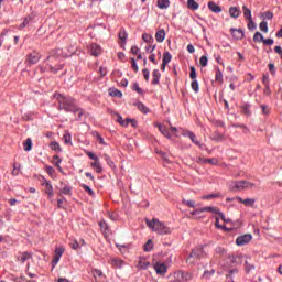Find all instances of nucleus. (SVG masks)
Returning <instances> with one entry per match:
<instances>
[{
    "label": "nucleus",
    "mask_w": 282,
    "mask_h": 282,
    "mask_svg": "<svg viewBox=\"0 0 282 282\" xmlns=\"http://www.w3.org/2000/svg\"><path fill=\"white\" fill-rule=\"evenodd\" d=\"M54 96L58 101V108L61 110H64L68 113H74L75 116H77V120H80L83 118V116L85 115V110L76 105V99L67 97L65 95H61L58 93H56Z\"/></svg>",
    "instance_id": "f257e3e1"
},
{
    "label": "nucleus",
    "mask_w": 282,
    "mask_h": 282,
    "mask_svg": "<svg viewBox=\"0 0 282 282\" xmlns=\"http://www.w3.org/2000/svg\"><path fill=\"white\" fill-rule=\"evenodd\" d=\"M145 224L148 228H151V230L158 235H171V228L166 226V224L160 221L158 218L145 220Z\"/></svg>",
    "instance_id": "f03ea898"
},
{
    "label": "nucleus",
    "mask_w": 282,
    "mask_h": 282,
    "mask_svg": "<svg viewBox=\"0 0 282 282\" xmlns=\"http://www.w3.org/2000/svg\"><path fill=\"white\" fill-rule=\"evenodd\" d=\"M257 185L250 181H235L229 184L230 191H252Z\"/></svg>",
    "instance_id": "7ed1b4c3"
},
{
    "label": "nucleus",
    "mask_w": 282,
    "mask_h": 282,
    "mask_svg": "<svg viewBox=\"0 0 282 282\" xmlns=\"http://www.w3.org/2000/svg\"><path fill=\"white\" fill-rule=\"evenodd\" d=\"M204 257H206V252H204V248L197 247L192 250L189 257L186 259V262L189 264H193L196 261H199V259H204Z\"/></svg>",
    "instance_id": "20e7f679"
},
{
    "label": "nucleus",
    "mask_w": 282,
    "mask_h": 282,
    "mask_svg": "<svg viewBox=\"0 0 282 282\" xmlns=\"http://www.w3.org/2000/svg\"><path fill=\"white\" fill-rule=\"evenodd\" d=\"M41 61V54H39L36 51H33L31 54L26 56L25 63L28 65H36Z\"/></svg>",
    "instance_id": "39448f33"
},
{
    "label": "nucleus",
    "mask_w": 282,
    "mask_h": 282,
    "mask_svg": "<svg viewBox=\"0 0 282 282\" xmlns=\"http://www.w3.org/2000/svg\"><path fill=\"white\" fill-rule=\"evenodd\" d=\"M183 135L185 138H189V140H192L193 144H195L196 147H199V149H202V147H204V144H202V142H199V140H197V135H195V133H193L189 130H185L183 131Z\"/></svg>",
    "instance_id": "423d86ee"
},
{
    "label": "nucleus",
    "mask_w": 282,
    "mask_h": 282,
    "mask_svg": "<svg viewBox=\"0 0 282 282\" xmlns=\"http://www.w3.org/2000/svg\"><path fill=\"white\" fill-rule=\"evenodd\" d=\"M252 241V236L250 234H245L242 236H239L236 239V243L238 246H247V243H250Z\"/></svg>",
    "instance_id": "0eeeda50"
},
{
    "label": "nucleus",
    "mask_w": 282,
    "mask_h": 282,
    "mask_svg": "<svg viewBox=\"0 0 282 282\" xmlns=\"http://www.w3.org/2000/svg\"><path fill=\"white\" fill-rule=\"evenodd\" d=\"M30 259H32V253L28 251L19 252L17 254V261H19V263L23 264L25 261H30Z\"/></svg>",
    "instance_id": "6e6552de"
},
{
    "label": "nucleus",
    "mask_w": 282,
    "mask_h": 282,
    "mask_svg": "<svg viewBox=\"0 0 282 282\" xmlns=\"http://www.w3.org/2000/svg\"><path fill=\"white\" fill-rule=\"evenodd\" d=\"M93 276L95 279V282H107V278L105 276V273H102L101 270L94 269Z\"/></svg>",
    "instance_id": "1a4fd4ad"
},
{
    "label": "nucleus",
    "mask_w": 282,
    "mask_h": 282,
    "mask_svg": "<svg viewBox=\"0 0 282 282\" xmlns=\"http://www.w3.org/2000/svg\"><path fill=\"white\" fill-rule=\"evenodd\" d=\"M154 270H155L156 274H159L160 276H164V274H166V272H167L166 264L160 263V262H156L154 264Z\"/></svg>",
    "instance_id": "9d476101"
},
{
    "label": "nucleus",
    "mask_w": 282,
    "mask_h": 282,
    "mask_svg": "<svg viewBox=\"0 0 282 282\" xmlns=\"http://www.w3.org/2000/svg\"><path fill=\"white\" fill-rule=\"evenodd\" d=\"M59 195H72V187L63 182L59 183Z\"/></svg>",
    "instance_id": "9b49d317"
},
{
    "label": "nucleus",
    "mask_w": 282,
    "mask_h": 282,
    "mask_svg": "<svg viewBox=\"0 0 282 282\" xmlns=\"http://www.w3.org/2000/svg\"><path fill=\"white\" fill-rule=\"evenodd\" d=\"M91 56H100L102 54V48L98 44H90Z\"/></svg>",
    "instance_id": "f8f14e48"
},
{
    "label": "nucleus",
    "mask_w": 282,
    "mask_h": 282,
    "mask_svg": "<svg viewBox=\"0 0 282 282\" xmlns=\"http://www.w3.org/2000/svg\"><path fill=\"white\" fill-rule=\"evenodd\" d=\"M63 252H65V249L63 247H58L55 249V256L53 258V263H58L61 261V258L63 257Z\"/></svg>",
    "instance_id": "ddd939ff"
},
{
    "label": "nucleus",
    "mask_w": 282,
    "mask_h": 282,
    "mask_svg": "<svg viewBox=\"0 0 282 282\" xmlns=\"http://www.w3.org/2000/svg\"><path fill=\"white\" fill-rule=\"evenodd\" d=\"M230 33L237 41H241V39H243V30L241 29H230Z\"/></svg>",
    "instance_id": "4468645a"
},
{
    "label": "nucleus",
    "mask_w": 282,
    "mask_h": 282,
    "mask_svg": "<svg viewBox=\"0 0 282 282\" xmlns=\"http://www.w3.org/2000/svg\"><path fill=\"white\" fill-rule=\"evenodd\" d=\"M149 265H151V262L147 261V259H144V258H141L137 263L138 270H147V268H149Z\"/></svg>",
    "instance_id": "2eb2a0df"
},
{
    "label": "nucleus",
    "mask_w": 282,
    "mask_h": 282,
    "mask_svg": "<svg viewBox=\"0 0 282 282\" xmlns=\"http://www.w3.org/2000/svg\"><path fill=\"white\" fill-rule=\"evenodd\" d=\"M155 39L158 43H164V39H166V31H164V29L156 31Z\"/></svg>",
    "instance_id": "dca6fc26"
},
{
    "label": "nucleus",
    "mask_w": 282,
    "mask_h": 282,
    "mask_svg": "<svg viewBox=\"0 0 282 282\" xmlns=\"http://www.w3.org/2000/svg\"><path fill=\"white\" fill-rule=\"evenodd\" d=\"M237 202H239V204H243L245 206H250L252 208V206H254V198H241V197H236Z\"/></svg>",
    "instance_id": "f3484780"
},
{
    "label": "nucleus",
    "mask_w": 282,
    "mask_h": 282,
    "mask_svg": "<svg viewBox=\"0 0 282 282\" xmlns=\"http://www.w3.org/2000/svg\"><path fill=\"white\" fill-rule=\"evenodd\" d=\"M160 133H162V135H164V138L171 139V131L169 129H166V126L163 124H156Z\"/></svg>",
    "instance_id": "a211bd4d"
},
{
    "label": "nucleus",
    "mask_w": 282,
    "mask_h": 282,
    "mask_svg": "<svg viewBox=\"0 0 282 282\" xmlns=\"http://www.w3.org/2000/svg\"><path fill=\"white\" fill-rule=\"evenodd\" d=\"M208 8L212 12H215V14H219L221 12V7H219L217 3L214 1L208 2Z\"/></svg>",
    "instance_id": "6ab92c4d"
},
{
    "label": "nucleus",
    "mask_w": 282,
    "mask_h": 282,
    "mask_svg": "<svg viewBox=\"0 0 282 282\" xmlns=\"http://www.w3.org/2000/svg\"><path fill=\"white\" fill-rule=\"evenodd\" d=\"M45 186V193L48 195V197H54V187L50 182L44 183Z\"/></svg>",
    "instance_id": "aec40b11"
},
{
    "label": "nucleus",
    "mask_w": 282,
    "mask_h": 282,
    "mask_svg": "<svg viewBox=\"0 0 282 282\" xmlns=\"http://www.w3.org/2000/svg\"><path fill=\"white\" fill-rule=\"evenodd\" d=\"M153 79H152V85H160V70L159 69H154L152 73Z\"/></svg>",
    "instance_id": "412c9836"
},
{
    "label": "nucleus",
    "mask_w": 282,
    "mask_h": 282,
    "mask_svg": "<svg viewBox=\"0 0 282 282\" xmlns=\"http://www.w3.org/2000/svg\"><path fill=\"white\" fill-rule=\"evenodd\" d=\"M212 140H214V142H224V140H226V138L224 137V134H221L219 132H214L212 134Z\"/></svg>",
    "instance_id": "4be33fe9"
},
{
    "label": "nucleus",
    "mask_w": 282,
    "mask_h": 282,
    "mask_svg": "<svg viewBox=\"0 0 282 282\" xmlns=\"http://www.w3.org/2000/svg\"><path fill=\"white\" fill-rule=\"evenodd\" d=\"M91 169H95L96 173H102V165H100V160L90 163Z\"/></svg>",
    "instance_id": "5701e85b"
},
{
    "label": "nucleus",
    "mask_w": 282,
    "mask_h": 282,
    "mask_svg": "<svg viewBox=\"0 0 282 282\" xmlns=\"http://www.w3.org/2000/svg\"><path fill=\"white\" fill-rule=\"evenodd\" d=\"M169 6H171V1L158 0V8H160V10H166V8H169Z\"/></svg>",
    "instance_id": "b1692460"
},
{
    "label": "nucleus",
    "mask_w": 282,
    "mask_h": 282,
    "mask_svg": "<svg viewBox=\"0 0 282 282\" xmlns=\"http://www.w3.org/2000/svg\"><path fill=\"white\" fill-rule=\"evenodd\" d=\"M242 10H243V17H245V19H247V21L252 20V11H251L250 9H248L247 6H243V7H242Z\"/></svg>",
    "instance_id": "393cba45"
},
{
    "label": "nucleus",
    "mask_w": 282,
    "mask_h": 282,
    "mask_svg": "<svg viewBox=\"0 0 282 282\" xmlns=\"http://www.w3.org/2000/svg\"><path fill=\"white\" fill-rule=\"evenodd\" d=\"M187 8L189 10H199V3L195 0H187Z\"/></svg>",
    "instance_id": "a878e982"
},
{
    "label": "nucleus",
    "mask_w": 282,
    "mask_h": 282,
    "mask_svg": "<svg viewBox=\"0 0 282 282\" xmlns=\"http://www.w3.org/2000/svg\"><path fill=\"white\" fill-rule=\"evenodd\" d=\"M229 14H230V17H232V19H238L240 11L237 7H230Z\"/></svg>",
    "instance_id": "bb28decb"
},
{
    "label": "nucleus",
    "mask_w": 282,
    "mask_h": 282,
    "mask_svg": "<svg viewBox=\"0 0 282 282\" xmlns=\"http://www.w3.org/2000/svg\"><path fill=\"white\" fill-rule=\"evenodd\" d=\"M111 264L113 268H122L124 265V261L122 259L113 258L111 260Z\"/></svg>",
    "instance_id": "cd10ccee"
},
{
    "label": "nucleus",
    "mask_w": 282,
    "mask_h": 282,
    "mask_svg": "<svg viewBox=\"0 0 282 282\" xmlns=\"http://www.w3.org/2000/svg\"><path fill=\"white\" fill-rule=\"evenodd\" d=\"M215 80L216 83H220V84L224 83V74L219 68H216Z\"/></svg>",
    "instance_id": "c85d7f7f"
},
{
    "label": "nucleus",
    "mask_w": 282,
    "mask_h": 282,
    "mask_svg": "<svg viewBox=\"0 0 282 282\" xmlns=\"http://www.w3.org/2000/svg\"><path fill=\"white\" fill-rule=\"evenodd\" d=\"M203 213H214L215 215H218L219 208L217 207H202Z\"/></svg>",
    "instance_id": "c756f323"
},
{
    "label": "nucleus",
    "mask_w": 282,
    "mask_h": 282,
    "mask_svg": "<svg viewBox=\"0 0 282 282\" xmlns=\"http://www.w3.org/2000/svg\"><path fill=\"white\" fill-rule=\"evenodd\" d=\"M127 36H128L127 31L124 29H120L119 39H120L121 43H123V44L127 43Z\"/></svg>",
    "instance_id": "7c9ffc66"
},
{
    "label": "nucleus",
    "mask_w": 282,
    "mask_h": 282,
    "mask_svg": "<svg viewBox=\"0 0 282 282\" xmlns=\"http://www.w3.org/2000/svg\"><path fill=\"white\" fill-rule=\"evenodd\" d=\"M142 40L144 41V43H150V44H152L154 42L153 35H151L149 33H143Z\"/></svg>",
    "instance_id": "2f4dec72"
},
{
    "label": "nucleus",
    "mask_w": 282,
    "mask_h": 282,
    "mask_svg": "<svg viewBox=\"0 0 282 282\" xmlns=\"http://www.w3.org/2000/svg\"><path fill=\"white\" fill-rule=\"evenodd\" d=\"M172 59H173V55H171L169 52L163 53L164 65H169Z\"/></svg>",
    "instance_id": "473e14b6"
},
{
    "label": "nucleus",
    "mask_w": 282,
    "mask_h": 282,
    "mask_svg": "<svg viewBox=\"0 0 282 282\" xmlns=\"http://www.w3.org/2000/svg\"><path fill=\"white\" fill-rule=\"evenodd\" d=\"M117 121L119 122V124H121V127H129V123H130V122H133V121L130 120V119L122 120V117H121V116H118V117H117Z\"/></svg>",
    "instance_id": "72a5a7b5"
},
{
    "label": "nucleus",
    "mask_w": 282,
    "mask_h": 282,
    "mask_svg": "<svg viewBox=\"0 0 282 282\" xmlns=\"http://www.w3.org/2000/svg\"><path fill=\"white\" fill-rule=\"evenodd\" d=\"M183 282L193 281V273L187 271H182Z\"/></svg>",
    "instance_id": "f704fd0d"
},
{
    "label": "nucleus",
    "mask_w": 282,
    "mask_h": 282,
    "mask_svg": "<svg viewBox=\"0 0 282 282\" xmlns=\"http://www.w3.org/2000/svg\"><path fill=\"white\" fill-rule=\"evenodd\" d=\"M104 159L107 162L108 166H110V169H116V163H113L111 156H109L108 154H104Z\"/></svg>",
    "instance_id": "c9c22d12"
},
{
    "label": "nucleus",
    "mask_w": 282,
    "mask_h": 282,
    "mask_svg": "<svg viewBox=\"0 0 282 282\" xmlns=\"http://www.w3.org/2000/svg\"><path fill=\"white\" fill-rule=\"evenodd\" d=\"M191 87L193 91H195V94H199V83L197 82V79L192 80Z\"/></svg>",
    "instance_id": "e433bc0d"
},
{
    "label": "nucleus",
    "mask_w": 282,
    "mask_h": 282,
    "mask_svg": "<svg viewBox=\"0 0 282 282\" xmlns=\"http://www.w3.org/2000/svg\"><path fill=\"white\" fill-rule=\"evenodd\" d=\"M175 282H184V276L182 275V271H176L173 274Z\"/></svg>",
    "instance_id": "4c0bfd02"
},
{
    "label": "nucleus",
    "mask_w": 282,
    "mask_h": 282,
    "mask_svg": "<svg viewBox=\"0 0 282 282\" xmlns=\"http://www.w3.org/2000/svg\"><path fill=\"white\" fill-rule=\"evenodd\" d=\"M23 147H24V151H32V139L28 138L24 141Z\"/></svg>",
    "instance_id": "58836bf2"
},
{
    "label": "nucleus",
    "mask_w": 282,
    "mask_h": 282,
    "mask_svg": "<svg viewBox=\"0 0 282 282\" xmlns=\"http://www.w3.org/2000/svg\"><path fill=\"white\" fill-rule=\"evenodd\" d=\"M53 162H54L55 166L58 167V171H63V169L61 167V162H63L61 160V156L54 155L53 156Z\"/></svg>",
    "instance_id": "ea45409f"
},
{
    "label": "nucleus",
    "mask_w": 282,
    "mask_h": 282,
    "mask_svg": "<svg viewBox=\"0 0 282 282\" xmlns=\"http://www.w3.org/2000/svg\"><path fill=\"white\" fill-rule=\"evenodd\" d=\"M50 148L52 149V151H58V152L62 151L61 144L56 141L51 142Z\"/></svg>",
    "instance_id": "a19ab883"
},
{
    "label": "nucleus",
    "mask_w": 282,
    "mask_h": 282,
    "mask_svg": "<svg viewBox=\"0 0 282 282\" xmlns=\"http://www.w3.org/2000/svg\"><path fill=\"white\" fill-rule=\"evenodd\" d=\"M219 197H221V194L215 193V194L204 195L202 199H217Z\"/></svg>",
    "instance_id": "79ce46f5"
},
{
    "label": "nucleus",
    "mask_w": 282,
    "mask_h": 282,
    "mask_svg": "<svg viewBox=\"0 0 282 282\" xmlns=\"http://www.w3.org/2000/svg\"><path fill=\"white\" fill-rule=\"evenodd\" d=\"M144 251L145 252H151V250H153V240H148L145 243H144Z\"/></svg>",
    "instance_id": "37998d69"
},
{
    "label": "nucleus",
    "mask_w": 282,
    "mask_h": 282,
    "mask_svg": "<svg viewBox=\"0 0 282 282\" xmlns=\"http://www.w3.org/2000/svg\"><path fill=\"white\" fill-rule=\"evenodd\" d=\"M137 108L139 111H141V113H147L149 111V108L142 102H138Z\"/></svg>",
    "instance_id": "c03bdc74"
},
{
    "label": "nucleus",
    "mask_w": 282,
    "mask_h": 282,
    "mask_svg": "<svg viewBox=\"0 0 282 282\" xmlns=\"http://www.w3.org/2000/svg\"><path fill=\"white\" fill-rule=\"evenodd\" d=\"M253 41H256L257 43H262L263 34H261L260 32H256L253 35Z\"/></svg>",
    "instance_id": "a18cd8bd"
},
{
    "label": "nucleus",
    "mask_w": 282,
    "mask_h": 282,
    "mask_svg": "<svg viewBox=\"0 0 282 282\" xmlns=\"http://www.w3.org/2000/svg\"><path fill=\"white\" fill-rule=\"evenodd\" d=\"M199 63H200L202 67H206L208 65V56L203 55L199 59Z\"/></svg>",
    "instance_id": "49530a36"
},
{
    "label": "nucleus",
    "mask_w": 282,
    "mask_h": 282,
    "mask_svg": "<svg viewBox=\"0 0 282 282\" xmlns=\"http://www.w3.org/2000/svg\"><path fill=\"white\" fill-rule=\"evenodd\" d=\"M80 186H82V188H84V191H86V193H88V195H90L91 197H94V191H93L91 187H89V186H87V185H85V184H82Z\"/></svg>",
    "instance_id": "de8ad7c7"
},
{
    "label": "nucleus",
    "mask_w": 282,
    "mask_h": 282,
    "mask_svg": "<svg viewBox=\"0 0 282 282\" xmlns=\"http://www.w3.org/2000/svg\"><path fill=\"white\" fill-rule=\"evenodd\" d=\"M241 109H242V113H245V116H250V113H252V112L250 111V106H249V105H243V106L241 107Z\"/></svg>",
    "instance_id": "09e8293b"
},
{
    "label": "nucleus",
    "mask_w": 282,
    "mask_h": 282,
    "mask_svg": "<svg viewBox=\"0 0 282 282\" xmlns=\"http://www.w3.org/2000/svg\"><path fill=\"white\" fill-rule=\"evenodd\" d=\"M61 69H63V65L59 66H50V72H52V74H57L58 72H61Z\"/></svg>",
    "instance_id": "8fccbe9b"
},
{
    "label": "nucleus",
    "mask_w": 282,
    "mask_h": 282,
    "mask_svg": "<svg viewBox=\"0 0 282 282\" xmlns=\"http://www.w3.org/2000/svg\"><path fill=\"white\" fill-rule=\"evenodd\" d=\"M99 226H100L101 230H104V232H107V230H109V226L107 225V221H105V220H101L99 223Z\"/></svg>",
    "instance_id": "3c124183"
},
{
    "label": "nucleus",
    "mask_w": 282,
    "mask_h": 282,
    "mask_svg": "<svg viewBox=\"0 0 282 282\" xmlns=\"http://www.w3.org/2000/svg\"><path fill=\"white\" fill-rule=\"evenodd\" d=\"M260 30H261V32L268 33V22L262 21L260 23Z\"/></svg>",
    "instance_id": "603ef678"
},
{
    "label": "nucleus",
    "mask_w": 282,
    "mask_h": 282,
    "mask_svg": "<svg viewBox=\"0 0 282 282\" xmlns=\"http://www.w3.org/2000/svg\"><path fill=\"white\" fill-rule=\"evenodd\" d=\"M215 274V270L212 271H205L203 273V279H210V276H213Z\"/></svg>",
    "instance_id": "864d4df0"
},
{
    "label": "nucleus",
    "mask_w": 282,
    "mask_h": 282,
    "mask_svg": "<svg viewBox=\"0 0 282 282\" xmlns=\"http://www.w3.org/2000/svg\"><path fill=\"white\" fill-rule=\"evenodd\" d=\"M183 204H185V206H188V208H195V200L183 199Z\"/></svg>",
    "instance_id": "5fc2aeb1"
},
{
    "label": "nucleus",
    "mask_w": 282,
    "mask_h": 282,
    "mask_svg": "<svg viewBox=\"0 0 282 282\" xmlns=\"http://www.w3.org/2000/svg\"><path fill=\"white\" fill-rule=\"evenodd\" d=\"M189 78H192V80H196L195 78H197V72L193 66L191 67Z\"/></svg>",
    "instance_id": "6e6d98bb"
},
{
    "label": "nucleus",
    "mask_w": 282,
    "mask_h": 282,
    "mask_svg": "<svg viewBox=\"0 0 282 282\" xmlns=\"http://www.w3.org/2000/svg\"><path fill=\"white\" fill-rule=\"evenodd\" d=\"M86 155L90 158V160H94L95 162H98V158L94 152H86Z\"/></svg>",
    "instance_id": "4d7b16f0"
},
{
    "label": "nucleus",
    "mask_w": 282,
    "mask_h": 282,
    "mask_svg": "<svg viewBox=\"0 0 282 282\" xmlns=\"http://www.w3.org/2000/svg\"><path fill=\"white\" fill-rule=\"evenodd\" d=\"M262 83H263L264 87L270 86V78L268 77V75L262 76Z\"/></svg>",
    "instance_id": "13d9d810"
},
{
    "label": "nucleus",
    "mask_w": 282,
    "mask_h": 282,
    "mask_svg": "<svg viewBox=\"0 0 282 282\" xmlns=\"http://www.w3.org/2000/svg\"><path fill=\"white\" fill-rule=\"evenodd\" d=\"M63 139L65 141V144H69V142H72V135L69 133H65L63 135Z\"/></svg>",
    "instance_id": "bf43d9fd"
},
{
    "label": "nucleus",
    "mask_w": 282,
    "mask_h": 282,
    "mask_svg": "<svg viewBox=\"0 0 282 282\" xmlns=\"http://www.w3.org/2000/svg\"><path fill=\"white\" fill-rule=\"evenodd\" d=\"M260 107L264 116H268L270 113V108H268V106L261 105Z\"/></svg>",
    "instance_id": "052dcab7"
},
{
    "label": "nucleus",
    "mask_w": 282,
    "mask_h": 282,
    "mask_svg": "<svg viewBox=\"0 0 282 282\" xmlns=\"http://www.w3.org/2000/svg\"><path fill=\"white\" fill-rule=\"evenodd\" d=\"M95 135H96L97 142H99V144H107V143H105V139H102L100 133L96 132Z\"/></svg>",
    "instance_id": "680f3d73"
},
{
    "label": "nucleus",
    "mask_w": 282,
    "mask_h": 282,
    "mask_svg": "<svg viewBox=\"0 0 282 282\" xmlns=\"http://www.w3.org/2000/svg\"><path fill=\"white\" fill-rule=\"evenodd\" d=\"M132 89L137 91V94H142V88H140V85H138V83L133 84Z\"/></svg>",
    "instance_id": "e2e57ef3"
},
{
    "label": "nucleus",
    "mask_w": 282,
    "mask_h": 282,
    "mask_svg": "<svg viewBox=\"0 0 282 282\" xmlns=\"http://www.w3.org/2000/svg\"><path fill=\"white\" fill-rule=\"evenodd\" d=\"M248 21H249L247 24L248 30H254V28H257V25L254 24V21H252V19Z\"/></svg>",
    "instance_id": "0e129e2a"
},
{
    "label": "nucleus",
    "mask_w": 282,
    "mask_h": 282,
    "mask_svg": "<svg viewBox=\"0 0 282 282\" xmlns=\"http://www.w3.org/2000/svg\"><path fill=\"white\" fill-rule=\"evenodd\" d=\"M263 45H274V40L272 39H267L262 41Z\"/></svg>",
    "instance_id": "69168bd1"
},
{
    "label": "nucleus",
    "mask_w": 282,
    "mask_h": 282,
    "mask_svg": "<svg viewBox=\"0 0 282 282\" xmlns=\"http://www.w3.org/2000/svg\"><path fill=\"white\" fill-rule=\"evenodd\" d=\"M131 54H134V55L140 54V47H138V46H132V47H131Z\"/></svg>",
    "instance_id": "338daca9"
},
{
    "label": "nucleus",
    "mask_w": 282,
    "mask_h": 282,
    "mask_svg": "<svg viewBox=\"0 0 282 282\" xmlns=\"http://www.w3.org/2000/svg\"><path fill=\"white\" fill-rule=\"evenodd\" d=\"M142 72H143L144 80L149 82V76H150L149 70L147 68H144Z\"/></svg>",
    "instance_id": "774afa93"
}]
</instances>
